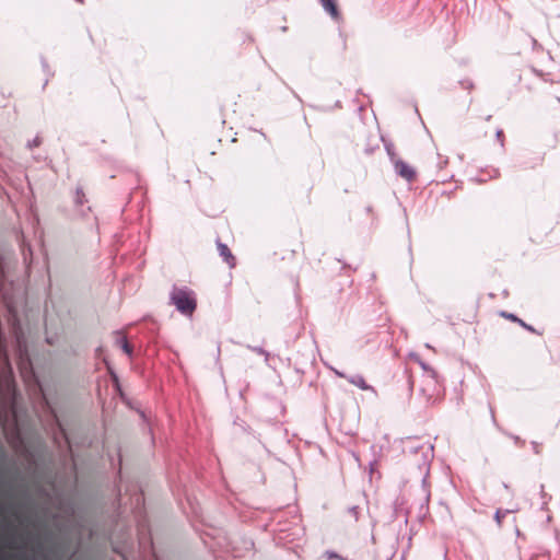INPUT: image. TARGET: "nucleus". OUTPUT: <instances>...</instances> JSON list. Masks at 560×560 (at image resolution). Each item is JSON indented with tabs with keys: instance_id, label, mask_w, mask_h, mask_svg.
Listing matches in <instances>:
<instances>
[{
	"instance_id": "0eeeda50",
	"label": "nucleus",
	"mask_w": 560,
	"mask_h": 560,
	"mask_svg": "<svg viewBox=\"0 0 560 560\" xmlns=\"http://www.w3.org/2000/svg\"><path fill=\"white\" fill-rule=\"evenodd\" d=\"M501 316L505 317L506 319H510L516 324H518L520 326H522L523 328H525L526 330L530 331V332H536V329L532 326V325H528L526 324L524 320H522L521 318H518L515 314L513 313H506V312H501Z\"/></svg>"
},
{
	"instance_id": "a211bd4d",
	"label": "nucleus",
	"mask_w": 560,
	"mask_h": 560,
	"mask_svg": "<svg viewBox=\"0 0 560 560\" xmlns=\"http://www.w3.org/2000/svg\"><path fill=\"white\" fill-rule=\"evenodd\" d=\"M446 164H447V159H445V160H443V161H441V162H440V166H441V167H442V166H444V165H446Z\"/></svg>"
},
{
	"instance_id": "f8f14e48",
	"label": "nucleus",
	"mask_w": 560,
	"mask_h": 560,
	"mask_svg": "<svg viewBox=\"0 0 560 560\" xmlns=\"http://www.w3.org/2000/svg\"><path fill=\"white\" fill-rule=\"evenodd\" d=\"M513 511H514V510H506V511H504V512H501L500 510H498V511L495 512V514H494V518H495L497 523H498L499 525H501L502 517H504V516H505V514H508V513H510V512H513Z\"/></svg>"
},
{
	"instance_id": "4be33fe9",
	"label": "nucleus",
	"mask_w": 560,
	"mask_h": 560,
	"mask_svg": "<svg viewBox=\"0 0 560 560\" xmlns=\"http://www.w3.org/2000/svg\"><path fill=\"white\" fill-rule=\"evenodd\" d=\"M424 491H425V499L428 500V498H429V492H428V490H427V489H424Z\"/></svg>"
},
{
	"instance_id": "4468645a",
	"label": "nucleus",
	"mask_w": 560,
	"mask_h": 560,
	"mask_svg": "<svg viewBox=\"0 0 560 560\" xmlns=\"http://www.w3.org/2000/svg\"><path fill=\"white\" fill-rule=\"evenodd\" d=\"M39 143H40V140H39L38 137H36L32 141H28L27 147L28 148H34V147L39 145Z\"/></svg>"
},
{
	"instance_id": "412c9836",
	"label": "nucleus",
	"mask_w": 560,
	"mask_h": 560,
	"mask_svg": "<svg viewBox=\"0 0 560 560\" xmlns=\"http://www.w3.org/2000/svg\"><path fill=\"white\" fill-rule=\"evenodd\" d=\"M328 557H329V558H337L338 556H337L335 552H329V553H328Z\"/></svg>"
},
{
	"instance_id": "423d86ee",
	"label": "nucleus",
	"mask_w": 560,
	"mask_h": 560,
	"mask_svg": "<svg viewBox=\"0 0 560 560\" xmlns=\"http://www.w3.org/2000/svg\"><path fill=\"white\" fill-rule=\"evenodd\" d=\"M324 10L336 21L340 19L339 11L337 9L336 0H319Z\"/></svg>"
},
{
	"instance_id": "39448f33",
	"label": "nucleus",
	"mask_w": 560,
	"mask_h": 560,
	"mask_svg": "<svg viewBox=\"0 0 560 560\" xmlns=\"http://www.w3.org/2000/svg\"><path fill=\"white\" fill-rule=\"evenodd\" d=\"M348 382L352 385L357 386L358 388L362 390H371L374 392V388L366 384L364 377L361 374L350 375L347 377Z\"/></svg>"
},
{
	"instance_id": "dca6fc26",
	"label": "nucleus",
	"mask_w": 560,
	"mask_h": 560,
	"mask_svg": "<svg viewBox=\"0 0 560 560\" xmlns=\"http://www.w3.org/2000/svg\"><path fill=\"white\" fill-rule=\"evenodd\" d=\"M331 370H332V371H334V373H335L337 376H339V377H345V378H347V377H348L345 373H342V372H340V371H338V370H336V369H332V368H331Z\"/></svg>"
},
{
	"instance_id": "f03ea898",
	"label": "nucleus",
	"mask_w": 560,
	"mask_h": 560,
	"mask_svg": "<svg viewBox=\"0 0 560 560\" xmlns=\"http://www.w3.org/2000/svg\"><path fill=\"white\" fill-rule=\"evenodd\" d=\"M408 452L410 454H417L418 452L421 453V462L418 463V468L420 470V474L422 475L421 482L422 486L425 487L427 477L429 475V467H430V460L433 456V446L428 445H416L408 448Z\"/></svg>"
},
{
	"instance_id": "9d476101",
	"label": "nucleus",
	"mask_w": 560,
	"mask_h": 560,
	"mask_svg": "<svg viewBox=\"0 0 560 560\" xmlns=\"http://www.w3.org/2000/svg\"><path fill=\"white\" fill-rule=\"evenodd\" d=\"M409 357H410L412 360H415V361L420 365V368H421L423 371H432V370L430 369V366H429L424 361H422V360L420 359V357H419L417 353H413V352H412V353H410V354H409Z\"/></svg>"
},
{
	"instance_id": "aec40b11",
	"label": "nucleus",
	"mask_w": 560,
	"mask_h": 560,
	"mask_svg": "<svg viewBox=\"0 0 560 560\" xmlns=\"http://www.w3.org/2000/svg\"><path fill=\"white\" fill-rule=\"evenodd\" d=\"M544 488H545V487H544V485H541V486H540V494H541V497H545Z\"/></svg>"
},
{
	"instance_id": "2eb2a0df",
	"label": "nucleus",
	"mask_w": 560,
	"mask_h": 560,
	"mask_svg": "<svg viewBox=\"0 0 560 560\" xmlns=\"http://www.w3.org/2000/svg\"><path fill=\"white\" fill-rule=\"evenodd\" d=\"M495 137H497V139L499 140L500 145H501V147H503V132H502V130H500V129H499V130H497V132H495Z\"/></svg>"
},
{
	"instance_id": "f3484780",
	"label": "nucleus",
	"mask_w": 560,
	"mask_h": 560,
	"mask_svg": "<svg viewBox=\"0 0 560 560\" xmlns=\"http://www.w3.org/2000/svg\"><path fill=\"white\" fill-rule=\"evenodd\" d=\"M532 445H533L534 452H535L536 454H539V452H540V451H539V445H538V443H537V442H532Z\"/></svg>"
},
{
	"instance_id": "1a4fd4ad",
	"label": "nucleus",
	"mask_w": 560,
	"mask_h": 560,
	"mask_svg": "<svg viewBox=\"0 0 560 560\" xmlns=\"http://www.w3.org/2000/svg\"><path fill=\"white\" fill-rule=\"evenodd\" d=\"M385 147V150L389 156V160L392 163L395 162V160H398L399 158L396 155V152H395V147L392 142H385L384 144Z\"/></svg>"
},
{
	"instance_id": "f257e3e1",
	"label": "nucleus",
	"mask_w": 560,
	"mask_h": 560,
	"mask_svg": "<svg viewBox=\"0 0 560 560\" xmlns=\"http://www.w3.org/2000/svg\"><path fill=\"white\" fill-rule=\"evenodd\" d=\"M171 303L183 315H191L196 310L197 302L194 292L187 288H173L170 294Z\"/></svg>"
},
{
	"instance_id": "6ab92c4d",
	"label": "nucleus",
	"mask_w": 560,
	"mask_h": 560,
	"mask_svg": "<svg viewBox=\"0 0 560 560\" xmlns=\"http://www.w3.org/2000/svg\"><path fill=\"white\" fill-rule=\"evenodd\" d=\"M357 509H358L357 506H353L350 509V512L353 513L354 515H357Z\"/></svg>"
},
{
	"instance_id": "5701e85b",
	"label": "nucleus",
	"mask_w": 560,
	"mask_h": 560,
	"mask_svg": "<svg viewBox=\"0 0 560 560\" xmlns=\"http://www.w3.org/2000/svg\"><path fill=\"white\" fill-rule=\"evenodd\" d=\"M515 442H518L520 441V438L518 436H514L513 438Z\"/></svg>"
},
{
	"instance_id": "6e6552de",
	"label": "nucleus",
	"mask_w": 560,
	"mask_h": 560,
	"mask_svg": "<svg viewBox=\"0 0 560 560\" xmlns=\"http://www.w3.org/2000/svg\"><path fill=\"white\" fill-rule=\"evenodd\" d=\"M117 345L122 349V351L127 354V355H131L132 353V350H131V347L128 342V340L126 339V337H120L117 339Z\"/></svg>"
},
{
	"instance_id": "20e7f679",
	"label": "nucleus",
	"mask_w": 560,
	"mask_h": 560,
	"mask_svg": "<svg viewBox=\"0 0 560 560\" xmlns=\"http://www.w3.org/2000/svg\"><path fill=\"white\" fill-rule=\"evenodd\" d=\"M218 250H219V254L220 256L223 258V260L229 265V267H234L235 266V258L234 256L232 255L230 248L228 247L226 244H223V243H218Z\"/></svg>"
},
{
	"instance_id": "ddd939ff",
	"label": "nucleus",
	"mask_w": 560,
	"mask_h": 560,
	"mask_svg": "<svg viewBox=\"0 0 560 560\" xmlns=\"http://www.w3.org/2000/svg\"><path fill=\"white\" fill-rule=\"evenodd\" d=\"M83 199H84V194L80 188H78L75 191V203L83 205V202H84Z\"/></svg>"
},
{
	"instance_id": "9b49d317",
	"label": "nucleus",
	"mask_w": 560,
	"mask_h": 560,
	"mask_svg": "<svg viewBox=\"0 0 560 560\" xmlns=\"http://www.w3.org/2000/svg\"><path fill=\"white\" fill-rule=\"evenodd\" d=\"M247 348L250 349L252 351L258 353V354L264 355L265 362L268 363L270 354L264 348H261V347H252V346H247Z\"/></svg>"
},
{
	"instance_id": "7ed1b4c3",
	"label": "nucleus",
	"mask_w": 560,
	"mask_h": 560,
	"mask_svg": "<svg viewBox=\"0 0 560 560\" xmlns=\"http://www.w3.org/2000/svg\"><path fill=\"white\" fill-rule=\"evenodd\" d=\"M393 165L396 174L399 175L400 177L405 178L408 182H411L415 178V170L409 164L404 162L401 159L395 160Z\"/></svg>"
}]
</instances>
